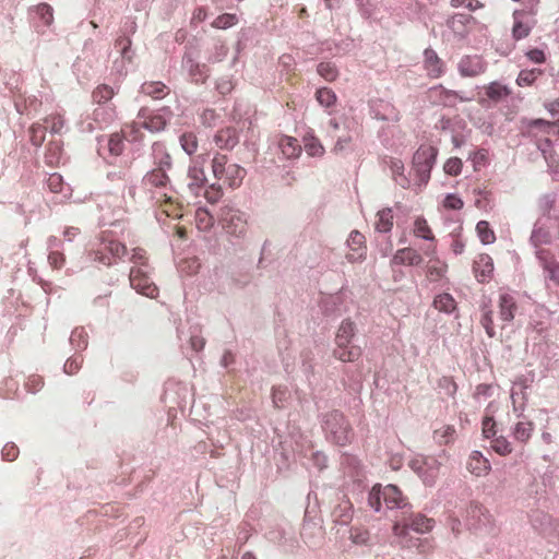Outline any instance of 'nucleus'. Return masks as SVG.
<instances>
[{
    "instance_id": "f257e3e1",
    "label": "nucleus",
    "mask_w": 559,
    "mask_h": 559,
    "mask_svg": "<svg viewBox=\"0 0 559 559\" xmlns=\"http://www.w3.org/2000/svg\"><path fill=\"white\" fill-rule=\"evenodd\" d=\"M433 526V521L421 514H414L405 518L403 521H397L393 525V535L397 538L403 547L416 546V540L411 535V532L417 534L428 533Z\"/></svg>"
},
{
    "instance_id": "f03ea898",
    "label": "nucleus",
    "mask_w": 559,
    "mask_h": 559,
    "mask_svg": "<svg viewBox=\"0 0 559 559\" xmlns=\"http://www.w3.org/2000/svg\"><path fill=\"white\" fill-rule=\"evenodd\" d=\"M356 333L355 323L344 320L335 336L334 356L341 361H356L361 356V348L352 343Z\"/></svg>"
},
{
    "instance_id": "7ed1b4c3",
    "label": "nucleus",
    "mask_w": 559,
    "mask_h": 559,
    "mask_svg": "<svg viewBox=\"0 0 559 559\" xmlns=\"http://www.w3.org/2000/svg\"><path fill=\"white\" fill-rule=\"evenodd\" d=\"M408 466L426 486H433L439 476L441 463L435 456L416 454L408 461Z\"/></svg>"
},
{
    "instance_id": "20e7f679",
    "label": "nucleus",
    "mask_w": 559,
    "mask_h": 559,
    "mask_svg": "<svg viewBox=\"0 0 559 559\" xmlns=\"http://www.w3.org/2000/svg\"><path fill=\"white\" fill-rule=\"evenodd\" d=\"M382 499L389 509L402 508L405 506L402 492L394 485H386L384 487L381 485H374L372 487L368 498L370 507L376 511H380Z\"/></svg>"
},
{
    "instance_id": "39448f33",
    "label": "nucleus",
    "mask_w": 559,
    "mask_h": 559,
    "mask_svg": "<svg viewBox=\"0 0 559 559\" xmlns=\"http://www.w3.org/2000/svg\"><path fill=\"white\" fill-rule=\"evenodd\" d=\"M212 169L214 176L230 188L239 187L246 176L245 168L237 164H228L224 155H217L213 158Z\"/></svg>"
},
{
    "instance_id": "423d86ee",
    "label": "nucleus",
    "mask_w": 559,
    "mask_h": 559,
    "mask_svg": "<svg viewBox=\"0 0 559 559\" xmlns=\"http://www.w3.org/2000/svg\"><path fill=\"white\" fill-rule=\"evenodd\" d=\"M438 155V150L431 145H421L413 157V167L419 186L426 185Z\"/></svg>"
},
{
    "instance_id": "0eeeda50",
    "label": "nucleus",
    "mask_w": 559,
    "mask_h": 559,
    "mask_svg": "<svg viewBox=\"0 0 559 559\" xmlns=\"http://www.w3.org/2000/svg\"><path fill=\"white\" fill-rule=\"evenodd\" d=\"M323 428L329 438L340 445H344L350 439L348 425L338 412H332L325 416Z\"/></svg>"
},
{
    "instance_id": "6e6552de",
    "label": "nucleus",
    "mask_w": 559,
    "mask_h": 559,
    "mask_svg": "<svg viewBox=\"0 0 559 559\" xmlns=\"http://www.w3.org/2000/svg\"><path fill=\"white\" fill-rule=\"evenodd\" d=\"M221 221L226 231L235 237H243L248 229V215L234 207H224L221 211Z\"/></svg>"
},
{
    "instance_id": "1a4fd4ad",
    "label": "nucleus",
    "mask_w": 559,
    "mask_h": 559,
    "mask_svg": "<svg viewBox=\"0 0 559 559\" xmlns=\"http://www.w3.org/2000/svg\"><path fill=\"white\" fill-rule=\"evenodd\" d=\"M559 233V221L557 217H540L533 229L531 240L535 247L550 243Z\"/></svg>"
},
{
    "instance_id": "9d476101",
    "label": "nucleus",
    "mask_w": 559,
    "mask_h": 559,
    "mask_svg": "<svg viewBox=\"0 0 559 559\" xmlns=\"http://www.w3.org/2000/svg\"><path fill=\"white\" fill-rule=\"evenodd\" d=\"M535 380V372L527 371L524 374H520L513 381V385L510 392V399L513 406V412H523L527 401V389Z\"/></svg>"
},
{
    "instance_id": "9b49d317",
    "label": "nucleus",
    "mask_w": 559,
    "mask_h": 559,
    "mask_svg": "<svg viewBox=\"0 0 559 559\" xmlns=\"http://www.w3.org/2000/svg\"><path fill=\"white\" fill-rule=\"evenodd\" d=\"M174 114L169 108H162L157 111H150L143 108L139 111V120L145 130L151 132L160 131L165 128L167 122H171Z\"/></svg>"
},
{
    "instance_id": "f8f14e48",
    "label": "nucleus",
    "mask_w": 559,
    "mask_h": 559,
    "mask_svg": "<svg viewBox=\"0 0 559 559\" xmlns=\"http://www.w3.org/2000/svg\"><path fill=\"white\" fill-rule=\"evenodd\" d=\"M205 175L203 168L199 166L198 160L189 167L186 180L181 190L188 199L198 198L204 188Z\"/></svg>"
},
{
    "instance_id": "ddd939ff",
    "label": "nucleus",
    "mask_w": 559,
    "mask_h": 559,
    "mask_svg": "<svg viewBox=\"0 0 559 559\" xmlns=\"http://www.w3.org/2000/svg\"><path fill=\"white\" fill-rule=\"evenodd\" d=\"M130 284L138 293L146 297L155 298L158 294V288L141 266H133L131 269Z\"/></svg>"
},
{
    "instance_id": "4468645a",
    "label": "nucleus",
    "mask_w": 559,
    "mask_h": 559,
    "mask_svg": "<svg viewBox=\"0 0 559 559\" xmlns=\"http://www.w3.org/2000/svg\"><path fill=\"white\" fill-rule=\"evenodd\" d=\"M345 258L350 263L360 262L366 258L365 237L357 230L349 234Z\"/></svg>"
},
{
    "instance_id": "2eb2a0df",
    "label": "nucleus",
    "mask_w": 559,
    "mask_h": 559,
    "mask_svg": "<svg viewBox=\"0 0 559 559\" xmlns=\"http://www.w3.org/2000/svg\"><path fill=\"white\" fill-rule=\"evenodd\" d=\"M518 420L510 429L512 438L520 443H526L534 431V423L523 416V412H518Z\"/></svg>"
},
{
    "instance_id": "dca6fc26",
    "label": "nucleus",
    "mask_w": 559,
    "mask_h": 559,
    "mask_svg": "<svg viewBox=\"0 0 559 559\" xmlns=\"http://www.w3.org/2000/svg\"><path fill=\"white\" fill-rule=\"evenodd\" d=\"M514 17V25L512 28V34L515 39H522L526 37L531 28L534 24V21L528 14H526L524 11H515L513 14Z\"/></svg>"
},
{
    "instance_id": "f3484780",
    "label": "nucleus",
    "mask_w": 559,
    "mask_h": 559,
    "mask_svg": "<svg viewBox=\"0 0 559 559\" xmlns=\"http://www.w3.org/2000/svg\"><path fill=\"white\" fill-rule=\"evenodd\" d=\"M499 319L502 322H511L516 311V302L512 295L500 293L498 299Z\"/></svg>"
},
{
    "instance_id": "a211bd4d",
    "label": "nucleus",
    "mask_w": 559,
    "mask_h": 559,
    "mask_svg": "<svg viewBox=\"0 0 559 559\" xmlns=\"http://www.w3.org/2000/svg\"><path fill=\"white\" fill-rule=\"evenodd\" d=\"M467 469L475 476H485L490 469L491 465L479 451H473L468 457Z\"/></svg>"
},
{
    "instance_id": "6ab92c4d",
    "label": "nucleus",
    "mask_w": 559,
    "mask_h": 559,
    "mask_svg": "<svg viewBox=\"0 0 559 559\" xmlns=\"http://www.w3.org/2000/svg\"><path fill=\"white\" fill-rule=\"evenodd\" d=\"M392 263L396 265H419L423 263V257L416 249L406 247L395 252Z\"/></svg>"
},
{
    "instance_id": "aec40b11",
    "label": "nucleus",
    "mask_w": 559,
    "mask_h": 559,
    "mask_svg": "<svg viewBox=\"0 0 559 559\" xmlns=\"http://www.w3.org/2000/svg\"><path fill=\"white\" fill-rule=\"evenodd\" d=\"M425 253L427 257H429V260L426 265L427 275L432 281L441 278L447 271V264L436 255L435 249L428 247Z\"/></svg>"
},
{
    "instance_id": "412c9836",
    "label": "nucleus",
    "mask_w": 559,
    "mask_h": 559,
    "mask_svg": "<svg viewBox=\"0 0 559 559\" xmlns=\"http://www.w3.org/2000/svg\"><path fill=\"white\" fill-rule=\"evenodd\" d=\"M474 271L479 282H488L491 278L493 272L492 259L487 254H479L475 261Z\"/></svg>"
},
{
    "instance_id": "4be33fe9",
    "label": "nucleus",
    "mask_w": 559,
    "mask_h": 559,
    "mask_svg": "<svg viewBox=\"0 0 559 559\" xmlns=\"http://www.w3.org/2000/svg\"><path fill=\"white\" fill-rule=\"evenodd\" d=\"M459 70L463 76H476L485 71V64L477 56L465 57L460 61Z\"/></svg>"
},
{
    "instance_id": "5701e85b",
    "label": "nucleus",
    "mask_w": 559,
    "mask_h": 559,
    "mask_svg": "<svg viewBox=\"0 0 559 559\" xmlns=\"http://www.w3.org/2000/svg\"><path fill=\"white\" fill-rule=\"evenodd\" d=\"M277 146L285 158H297L301 154V146L295 138L282 135Z\"/></svg>"
},
{
    "instance_id": "b1692460",
    "label": "nucleus",
    "mask_w": 559,
    "mask_h": 559,
    "mask_svg": "<svg viewBox=\"0 0 559 559\" xmlns=\"http://www.w3.org/2000/svg\"><path fill=\"white\" fill-rule=\"evenodd\" d=\"M215 142L221 148H231L238 142V135L234 128L222 129L215 135Z\"/></svg>"
},
{
    "instance_id": "393cba45",
    "label": "nucleus",
    "mask_w": 559,
    "mask_h": 559,
    "mask_svg": "<svg viewBox=\"0 0 559 559\" xmlns=\"http://www.w3.org/2000/svg\"><path fill=\"white\" fill-rule=\"evenodd\" d=\"M425 67L428 74L433 78H438L443 72V66L441 60L438 58L433 50H425Z\"/></svg>"
},
{
    "instance_id": "a878e982",
    "label": "nucleus",
    "mask_w": 559,
    "mask_h": 559,
    "mask_svg": "<svg viewBox=\"0 0 559 559\" xmlns=\"http://www.w3.org/2000/svg\"><path fill=\"white\" fill-rule=\"evenodd\" d=\"M376 229L380 233H388L393 226L392 210L386 207L377 213V221L374 223Z\"/></svg>"
},
{
    "instance_id": "bb28decb",
    "label": "nucleus",
    "mask_w": 559,
    "mask_h": 559,
    "mask_svg": "<svg viewBox=\"0 0 559 559\" xmlns=\"http://www.w3.org/2000/svg\"><path fill=\"white\" fill-rule=\"evenodd\" d=\"M142 129H144V128H143L142 123L140 122L139 116H138L134 121L126 124L121 132L126 140H128L130 142H138V141L142 140V138H143Z\"/></svg>"
},
{
    "instance_id": "cd10ccee",
    "label": "nucleus",
    "mask_w": 559,
    "mask_h": 559,
    "mask_svg": "<svg viewBox=\"0 0 559 559\" xmlns=\"http://www.w3.org/2000/svg\"><path fill=\"white\" fill-rule=\"evenodd\" d=\"M413 234L415 237L425 240L432 241L435 239L431 228L429 227L427 221L421 216L415 218Z\"/></svg>"
},
{
    "instance_id": "c85d7f7f",
    "label": "nucleus",
    "mask_w": 559,
    "mask_h": 559,
    "mask_svg": "<svg viewBox=\"0 0 559 559\" xmlns=\"http://www.w3.org/2000/svg\"><path fill=\"white\" fill-rule=\"evenodd\" d=\"M486 96L495 102H498L510 94V90L498 82H492L485 87Z\"/></svg>"
},
{
    "instance_id": "c756f323",
    "label": "nucleus",
    "mask_w": 559,
    "mask_h": 559,
    "mask_svg": "<svg viewBox=\"0 0 559 559\" xmlns=\"http://www.w3.org/2000/svg\"><path fill=\"white\" fill-rule=\"evenodd\" d=\"M455 428L450 425H443L433 431V439L437 443L448 444L454 440Z\"/></svg>"
},
{
    "instance_id": "7c9ffc66",
    "label": "nucleus",
    "mask_w": 559,
    "mask_h": 559,
    "mask_svg": "<svg viewBox=\"0 0 559 559\" xmlns=\"http://www.w3.org/2000/svg\"><path fill=\"white\" fill-rule=\"evenodd\" d=\"M433 305L436 309L447 313L452 312L456 307L455 300L449 294H441L437 296L435 298Z\"/></svg>"
},
{
    "instance_id": "2f4dec72",
    "label": "nucleus",
    "mask_w": 559,
    "mask_h": 559,
    "mask_svg": "<svg viewBox=\"0 0 559 559\" xmlns=\"http://www.w3.org/2000/svg\"><path fill=\"white\" fill-rule=\"evenodd\" d=\"M491 448L496 453L502 456L509 455L513 451L511 442L503 436L493 437Z\"/></svg>"
},
{
    "instance_id": "473e14b6",
    "label": "nucleus",
    "mask_w": 559,
    "mask_h": 559,
    "mask_svg": "<svg viewBox=\"0 0 559 559\" xmlns=\"http://www.w3.org/2000/svg\"><path fill=\"white\" fill-rule=\"evenodd\" d=\"M476 231L480 241L485 245L492 243L496 240L495 233L486 221L478 222Z\"/></svg>"
},
{
    "instance_id": "72a5a7b5",
    "label": "nucleus",
    "mask_w": 559,
    "mask_h": 559,
    "mask_svg": "<svg viewBox=\"0 0 559 559\" xmlns=\"http://www.w3.org/2000/svg\"><path fill=\"white\" fill-rule=\"evenodd\" d=\"M480 323L489 337H493L496 335L492 310L487 306L481 308Z\"/></svg>"
},
{
    "instance_id": "f704fd0d",
    "label": "nucleus",
    "mask_w": 559,
    "mask_h": 559,
    "mask_svg": "<svg viewBox=\"0 0 559 559\" xmlns=\"http://www.w3.org/2000/svg\"><path fill=\"white\" fill-rule=\"evenodd\" d=\"M305 150L306 153L310 156H321L324 153L323 145L317 138L312 135H308L305 138Z\"/></svg>"
},
{
    "instance_id": "c9c22d12",
    "label": "nucleus",
    "mask_w": 559,
    "mask_h": 559,
    "mask_svg": "<svg viewBox=\"0 0 559 559\" xmlns=\"http://www.w3.org/2000/svg\"><path fill=\"white\" fill-rule=\"evenodd\" d=\"M141 91L153 98H159L166 94V86L159 82L144 83Z\"/></svg>"
},
{
    "instance_id": "e433bc0d",
    "label": "nucleus",
    "mask_w": 559,
    "mask_h": 559,
    "mask_svg": "<svg viewBox=\"0 0 559 559\" xmlns=\"http://www.w3.org/2000/svg\"><path fill=\"white\" fill-rule=\"evenodd\" d=\"M121 58L128 62L132 61L133 52L131 50V39L129 37H119L115 44Z\"/></svg>"
},
{
    "instance_id": "4c0bfd02",
    "label": "nucleus",
    "mask_w": 559,
    "mask_h": 559,
    "mask_svg": "<svg viewBox=\"0 0 559 559\" xmlns=\"http://www.w3.org/2000/svg\"><path fill=\"white\" fill-rule=\"evenodd\" d=\"M540 74L542 70L539 69L522 70L518 75L516 84L519 86L532 85Z\"/></svg>"
},
{
    "instance_id": "58836bf2",
    "label": "nucleus",
    "mask_w": 559,
    "mask_h": 559,
    "mask_svg": "<svg viewBox=\"0 0 559 559\" xmlns=\"http://www.w3.org/2000/svg\"><path fill=\"white\" fill-rule=\"evenodd\" d=\"M543 251H537V257L540 261H544V269L548 273V276L551 281H554L557 285H559V262L557 261H545L543 257Z\"/></svg>"
},
{
    "instance_id": "ea45409f",
    "label": "nucleus",
    "mask_w": 559,
    "mask_h": 559,
    "mask_svg": "<svg viewBox=\"0 0 559 559\" xmlns=\"http://www.w3.org/2000/svg\"><path fill=\"white\" fill-rule=\"evenodd\" d=\"M469 15L456 14L449 21V26L455 34L462 36L466 31L465 25L469 22Z\"/></svg>"
},
{
    "instance_id": "a19ab883",
    "label": "nucleus",
    "mask_w": 559,
    "mask_h": 559,
    "mask_svg": "<svg viewBox=\"0 0 559 559\" xmlns=\"http://www.w3.org/2000/svg\"><path fill=\"white\" fill-rule=\"evenodd\" d=\"M145 181L147 185H151L154 187H164L168 181V177L166 176L164 169L158 168V169H154L152 173H150L145 177Z\"/></svg>"
},
{
    "instance_id": "79ce46f5",
    "label": "nucleus",
    "mask_w": 559,
    "mask_h": 559,
    "mask_svg": "<svg viewBox=\"0 0 559 559\" xmlns=\"http://www.w3.org/2000/svg\"><path fill=\"white\" fill-rule=\"evenodd\" d=\"M238 23V17L236 14L225 13L217 16L213 22L212 26L218 29H226L231 27Z\"/></svg>"
},
{
    "instance_id": "37998d69",
    "label": "nucleus",
    "mask_w": 559,
    "mask_h": 559,
    "mask_svg": "<svg viewBox=\"0 0 559 559\" xmlns=\"http://www.w3.org/2000/svg\"><path fill=\"white\" fill-rule=\"evenodd\" d=\"M114 95V88L105 84L97 86L93 92V98L97 104L106 103L107 100L111 99Z\"/></svg>"
},
{
    "instance_id": "c03bdc74",
    "label": "nucleus",
    "mask_w": 559,
    "mask_h": 559,
    "mask_svg": "<svg viewBox=\"0 0 559 559\" xmlns=\"http://www.w3.org/2000/svg\"><path fill=\"white\" fill-rule=\"evenodd\" d=\"M47 127L41 123H34L31 129V141L34 145L39 146L45 141Z\"/></svg>"
},
{
    "instance_id": "a18cd8bd",
    "label": "nucleus",
    "mask_w": 559,
    "mask_h": 559,
    "mask_svg": "<svg viewBox=\"0 0 559 559\" xmlns=\"http://www.w3.org/2000/svg\"><path fill=\"white\" fill-rule=\"evenodd\" d=\"M316 96L319 104L324 107H331L336 102V95L333 91L326 87L318 90Z\"/></svg>"
},
{
    "instance_id": "49530a36",
    "label": "nucleus",
    "mask_w": 559,
    "mask_h": 559,
    "mask_svg": "<svg viewBox=\"0 0 559 559\" xmlns=\"http://www.w3.org/2000/svg\"><path fill=\"white\" fill-rule=\"evenodd\" d=\"M550 146V143L548 140L545 141V143L539 144V148L548 164V167L551 169L552 173L558 174L559 173V163L555 158V156L549 152L548 147Z\"/></svg>"
},
{
    "instance_id": "de8ad7c7",
    "label": "nucleus",
    "mask_w": 559,
    "mask_h": 559,
    "mask_svg": "<svg viewBox=\"0 0 559 559\" xmlns=\"http://www.w3.org/2000/svg\"><path fill=\"white\" fill-rule=\"evenodd\" d=\"M123 134L115 133L111 134L107 141L108 150L111 155L118 156L123 151Z\"/></svg>"
},
{
    "instance_id": "09e8293b",
    "label": "nucleus",
    "mask_w": 559,
    "mask_h": 559,
    "mask_svg": "<svg viewBox=\"0 0 559 559\" xmlns=\"http://www.w3.org/2000/svg\"><path fill=\"white\" fill-rule=\"evenodd\" d=\"M349 538L354 544L362 546L369 543L370 535L368 531L355 527L350 530Z\"/></svg>"
},
{
    "instance_id": "8fccbe9b",
    "label": "nucleus",
    "mask_w": 559,
    "mask_h": 559,
    "mask_svg": "<svg viewBox=\"0 0 559 559\" xmlns=\"http://www.w3.org/2000/svg\"><path fill=\"white\" fill-rule=\"evenodd\" d=\"M103 250L108 251L112 257H122L127 252L126 246L116 240H108L104 242L102 251Z\"/></svg>"
},
{
    "instance_id": "3c124183",
    "label": "nucleus",
    "mask_w": 559,
    "mask_h": 559,
    "mask_svg": "<svg viewBox=\"0 0 559 559\" xmlns=\"http://www.w3.org/2000/svg\"><path fill=\"white\" fill-rule=\"evenodd\" d=\"M153 153L159 168L164 169L165 166L168 167L170 165V157L164 152V146L162 144L155 143L153 145Z\"/></svg>"
},
{
    "instance_id": "603ef678",
    "label": "nucleus",
    "mask_w": 559,
    "mask_h": 559,
    "mask_svg": "<svg viewBox=\"0 0 559 559\" xmlns=\"http://www.w3.org/2000/svg\"><path fill=\"white\" fill-rule=\"evenodd\" d=\"M462 166L463 163L460 158L451 157L444 163L443 170L447 175L457 176L462 170Z\"/></svg>"
},
{
    "instance_id": "864d4df0",
    "label": "nucleus",
    "mask_w": 559,
    "mask_h": 559,
    "mask_svg": "<svg viewBox=\"0 0 559 559\" xmlns=\"http://www.w3.org/2000/svg\"><path fill=\"white\" fill-rule=\"evenodd\" d=\"M391 170L395 177L396 182L406 187L408 185V180L404 177V165L400 160H393L391 164Z\"/></svg>"
},
{
    "instance_id": "5fc2aeb1",
    "label": "nucleus",
    "mask_w": 559,
    "mask_h": 559,
    "mask_svg": "<svg viewBox=\"0 0 559 559\" xmlns=\"http://www.w3.org/2000/svg\"><path fill=\"white\" fill-rule=\"evenodd\" d=\"M318 73L326 81H333L337 76L335 67L329 62H322L318 66Z\"/></svg>"
},
{
    "instance_id": "6e6d98bb",
    "label": "nucleus",
    "mask_w": 559,
    "mask_h": 559,
    "mask_svg": "<svg viewBox=\"0 0 559 559\" xmlns=\"http://www.w3.org/2000/svg\"><path fill=\"white\" fill-rule=\"evenodd\" d=\"M180 143H181V147L183 148V151L187 153V154H192L195 152L197 150V139L193 134L191 133H188V134H183L181 138H180Z\"/></svg>"
},
{
    "instance_id": "4d7b16f0",
    "label": "nucleus",
    "mask_w": 559,
    "mask_h": 559,
    "mask_svg": "<svg viewBox=\"0 0 559 559\" xmlns=\"http://www.w3.org/2000/svg\"><path fill=\"white\" fill-rule=\"evenodd\" d=\"M483 435L487 439L493 438L497 435L496 423L489 415L483 419Z\"/></svg>"
},
{
    "instance_id": "13d9d810",
    "label": "nucleus",
    "mask_w": 559,
    "mask_h": 559,
    "mask_svg": "<svg viewBox=\"0 0 559 559\" xmlns=\"http://www.w3.org/2000/svg\"><path fill=\"white\" fill-rule=\"evenodd\" d=\"M183 67L185 69H187L190 73V75L195 80V81H199L200 79L198 78V75H202V69L201 67L194 62V60L190 57V56H187L183 60Z\"/></svg>"
},
{
    "instance_id": "bf43d9fd",
    "label": "nucleus",
    "mask_w": 559,
    "mask_h": 559,
    "mask_svg": "<svg viewBox=\"0 0 559 559\" xmlns=\"http://www.w3.org/2000/svg\"><path fill=\"white\" fill-rule=\"evenodd\" d=\"M63 119L58 116H50L45 119V127L49 128L52 133H59L63 128Z\"/></svg>"
},
{
    "instance_id": "052dcab7",
    "label": "nucleus",
    "mask_w": 559,
    "mask_h": 559,
    "mask_svg": "<svg viewBox=\"0 0 559 559\" xmlns=\"http://www.w3.org/2000/svg\"><path fill=\"white\" fill-rule=\"evenodd\" d=\"M526 128L530 132H533L535 129H540L543 131L549 132L550 129L555 128V124L544 119H535L530 120L527 122Z\"/></svg>"
},
{
    "instance_id": "680f3d73",
    "label": "nucleus",
    "mask_w": 559,
    "mask_h": 559,
    "mask_svg": "<svg viewBox=\"0 0 559 559\" xmlns=\"http://www.w3.org/2000/svg\"><path fill=\"white\" fill-rule=\"evenodd\" d=\"M48 187L55 193H62L64 190V183L61 176L58 174H52L48 178Z\"/></svg>"
},
{
    "instance_id": "e2e57ef3",
    "label": "nucleus",
    "mask_w": 559,
    "mask_h": 559,
    "mask_svg": "<svg viewBox=\"0 0 559 559\" xmlns=\"http://www.w3.org/2000/svg\"><path fill=\"white\" fill-rule=\"evenodd\" d=\"M463 204L464 203H463L462 199L455 194L447 195L443 201L444 207L450 209V210H460L463 207Z\"/></svg>"
},
{
    "instance_id": "0e129e2a",
    "label": "nucleus",
    "mask_w": 559,
    "mask_h": 559,
    "mask_svg": "<svg viewBox=\"0 0 559 559\" xmlns=\"http://www.w3.org/2000/svg\"><path fill=\"white\" fill-rule=\"evenodd\" d=\"M36 11H37V14L40 15L41 20L44 21L45 24H50L51 21H52V10L51 8L46 4V3H41L39 4L37 8H36Z\"/></svg>"
},
{
    "instance_id": "69168bd1",
    "label": "nucleus",
    "mask_w": 559,
    "mask_h": 559,
    "mask_svg": "<svg viewBox=\"0 0 559 559\" xmlns=\"http://www.w3.org/2000/svg\"><path fill=\"white\" fill-rule=\"evenodd\" d=\"M93 115L96 121L108 122L112 119L114 112L107 108L99 107L94 110Z\"/></svg>"
},
{
    "instance_id": "338daca9",
    "label": "nucleus",
    "mask_w": 559,
    "mask_h": 559,
    "mask_svg": "<svg viewBox=\"0 0 559 559\" xmlns=\"http://www.w3.org/2000/svg\"><path fill=\"white\" fill-rule=\"evenodd\" d=\"M199 228H207L212 225V216L205 210H199L197 213Z\"/></svg>"
},
{
    "instance_id": "774afa93",
    "label": "nucleus",
    "mask_w": 559,
    "mask_h": 559,
    "mask_svg": "<svg viewBox=\"0 0 559 559\" xmlns=\"http://www.w3.org/2000/svg\"><path fill=\"white\" fill-rule=\"evenodd\" d=\"M204 197L211 203L217 202L219 200V198L222 197L221 188L216 187L215 185H212L210 188H207L204 191Z\"/></svg>"
}]
</instances>
